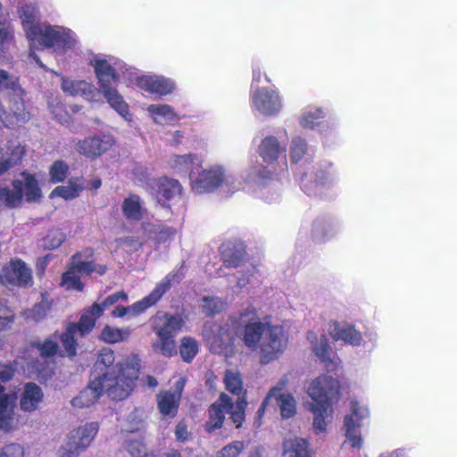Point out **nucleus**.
Here are the masks:
<instances>
[{
	"label": "nucleus",
	"mask_w": 457,
	"mask_h": 457,
	"mask_svg": "<svg viewBox=\"0 0 457 457\" xmlns=\"http://www.w3.org/2000/svg\"><path fill=\"white\" fill-rule=\"evenodd\" d=\"M19 15L27 38L30 42V55L40 66L43 64L34 55L33 47H52L54 51H59L71 49L76 46L77 39L71 29L38 22V11L31 0L19 9Z\"/></svg>",
	"instance_id": "obj_1"
},
{
	"label": "nucleus",
	"mask_w": 457,
	"mask_h": 457,
	"mask_svg": "<svg viewBox=\"0 0 457 457\" xmlns=\"http://www.w3.org/2000/svg\"><path fill=\"white\" fill-rule=\"evenodd\" d=\"M245 345L258 353L259 362L262 365L278 360L288 345V335L281 325L252 320L244 328Z\"/></svg>",
	"instance_id": "obj_2"
},
{
	"label": "nucleus",
	"mask_w": 457,
	"mask_h": 457,
	"mask_svg": "<svg viewBox=\"0 0 457 457\" xmlns=\"http://www.w3.org/2000/svg\"><path fill=\"white\" fill-rule=\"evenodd\" d=\"M139 360L131 355L125 363H118L112 370L105 371L96 378L102 391L114 400H122L129 396L137 378Z\"/></svg>",
	"instance_id": "obj_3"
},
{
	"label": "nucleus",
	"mask_w": 457,
	"mask_h": 457,
	"mask_svg": "<svg viewBox=\"0 0 457 457\" xmlns=\"http://www.w3.org/2000/svg\"><path fill=\"white\" fill-rule=\"evenodd\" d=\"M370 418V410L367 403L352 399L348 405V412L343 418L341 431L344 435L343 446L352 451H361L364 445V438L361 428Z\"/></svg>",
	"instance_id": "obj_4"
},
{
	"label": "nucleus",
	"mask_w": 457,
	"mask_h": 457,
	"mask_svg": "<svg viewBox=\"0 0 457 457\" xmlns=\"http://www.w3.org/2000/svg\"><path fill=\"white\" fill-rule=\"evenodd\" d=\"M23 195L27 201H37L41 197V191L35 178L30 174H22V179L9 181L0 179V207H17Z\"/></svg>",
	"instance_id": "obj_5"
},
{
	"label": "nucleus",
	"mask_w": 457,
	"mask_h": 457,
	"mask_svg": "<svg viewBox=\"0 0 457 457\" xmlns=\"http://www.w3.org/2000/svg\"><path fill=\"white\" fill-rule=\"evenodd\" d=\"M188 177L192 191L199 195L211 193L220 187H230L234 184L233 176L220 164L194 167Z\"/></svg>",
	"instance_id": "obj_6"
},
{
	"label": "nucleus",
	"mask_w": 457,
	"mask_h": 457,
	"mask_svg": "<svg viewBox=\"0 0 457 457\" xmlns=\"http://www.w3.org/2000/svg\"><path fill=\"white\" fill-rule=\"evenodd\" d=\"M104 313V308L98 303H94L81 315L78 323L70 324L61 337V341L65 353L69 356L76 354L77 339L79 335L84 337L88 334L96 325V320Z\"/></svg>",
	"instance_id": "obj_7"
},
{
	"label": "nucleus",
	"mask_w": 457,
	"mask_h": 457,
	"mask_svg": "<svg viewBox=\"0 0 457 457\" xmlns=\"http://www.w3.org/2000/svg\"><path fill=\"white\" fill-rule=\"evenodd\" d=\"M305 392L312 400L308 404L334 405L340 399V383L337 378L322 374L307 382Z\"/></svg>",
	"instance_id": "obj_8"
},
{
	"label": "nucleus",
	"mask_w": 457,
	"mask_h": 457,
	"mask_svg": "<svg viewBox=\"0 0 457 457\" xmlns=\"http://www.w3.org/2000/svg\"><path fill=\"white\" fill-rule=\"evenodd\" d=\"M99 427L96 422H86L72 428L67 441L60 447V457H77L85 451L97 435Z\"/></svg>",
	"instance_id": "obj_9"
},
{
	"label": "nucleus",
	"mask_w": 457,
	"mask_h": 457,
	"mask_svg": "<svg viewBox=\"0 0 457 457\" xmlns=\"http://www.w3.org/2000/svg\"><path fill=\"white\" fill-rule=\"evenodd\" d=\"M251 103L253 110L262 116L277 115L283 108L278 90L267 87H253Z\"/></svg>",
	"instance_id": "obj_10"
},
{
	"label": "nucleus",
	"mask_w": 457,
	"mask_h": 457,
	"mask_svg": "<svg viewBox=\"0 0 457 457\" xmlns=\"http://www.w3.org/2000/svg\"><path fill=\"white\" fill-rule=\"evenodd\" d=\"M174 277L175 275L172 274L167 275L147 296L128 307L117 306L112 312V315L117 318H122L126 315L134 317L144 312L161 299L162 295L170 288Z\"/></svg>",
	"instance_id": "obj_11"
},
{
	"label": "nucleus",
	"mask_w": 457,
	"mask_h": 457,
	"mask_svg": "<svg viewBox=\"0 0 457 457\" xmlns=\"http://www.w3.org/2000/svg\"><path fill=\"white\" fill-rule=\"evenodd\" d=\"M105 271V266H96L92 262L81 261V253H77L72 257L68 271L62 275V286L68 290L82 291L83 284L80 281L79 274L89 275L92 272H97L99 275H103Z\"/></svg>",
	"instance_id": "obj_12"
},
{
	"label": "nucleus",
	"mask_w": 457,
	"mask_h": 457,
	"mask_svg": "<svg viewBox=\"0 0 457 457\" xmlns=\"http://www.w3.org/2000/svg\"><path fill=\"white\" fill-rule=\"evenodd\" d=\"M115 144L111 134L91 135L75 145L76 151L89 159H96L109 151Z\"/></svg>",
	"instance_id": "obj_13"
},
{
	"label": "nucleus",
	"mask_w": 457,
	"mask_h": 457,
	"mask_svg": "<svg viewBox=\"0 0 457 457\" xmlns=\"http://www.w3.org/2000/svg\"><path fill=\"white\" fill-rule=\"evenodd\" d=\"M94 68L99 88L103 87L114 86L118 81L117 70L120 67V62L113 56L96 55L90 61Z\"/></svg>",
	"instance_id": "obj_14"
},
{
	"label": "nucleus",
	"mask_w": 457,
	"mask_h": 457,
	"mask_svg": "<svg viewBox=\"0 0 457 457\" xmlns=\"http://www.w3.org/2000/svg\"><path fill=\"white\" fill-rule=\"evenodd\" d=\"M0 281L5 285L29 287L32 284L31 270L21 260L12 261L0 268Z\"/></svg>",
	"instance_id": "obj_15"
},
{
	"label": "nucleus",
	"mask_w": 457,
	"mask_h": 457,
	"mask_svg": "<svg viewBox=\"0 0 457 457\" xmlns=\"http://www.w3.org/2000/svg\"><path fill=\"white\" fill-rule=\"evenodd\" d=\"M211 350L219 354L228 356L233 353V336L228 325L212 326L210 334L206 336Z\"/></svg>",
	"instance_id": "obj_16"
},
{
	"label": "nucleus",
	"mask_w": 457,
	"mask_h": 457,
	"mask_svg": "<svg viewBox=\"0 0 457 457\" xmlns=\"http://www.w3.org/2000/svg\"><path fill=\"white\" fill-rule=\"evenodd\" d=\"M185 384L186 379L179 377L174 384L173 392L164 391L157 395L158 409L162 415L173 418L177 414Z\"/></svg>",
	"instance_id": "obj_17"
},
{
	"label": "nucleus",
	"mask_w": 457,
	"mask_h": 457,
	"mask_svg": "<svg viewBox=\"0 0 457 457\" xmlns=\"http://www.w3.org/2000/svg\"><path fill=\"white\" fill-rule=\"evenodd\" d=\"M137 86L148 93L166 96L175 88L172 79L158 75H143L137 79Z\"/></svg>",
	"instance_id": "obj_18"
},
{
	"label": "nucleus",
	"mask_w": 457,
	"mask_h": 457,
	"mask_svg": "<svg viewBox=\"0 0 457 457\" xmlns=\"http://www.w3.org/2000/svg\"><path fill=\"white\" fill-rule=\"evenodd\" d=\"M312 345V351L328 370H333L339 364V359L331 351L328 340L324 335L318 336L312 332L308 334Z\"/></svg>",
	"instance_id": "obj_19"
},
{
	"label": "nucleus",
	"mask_w": 457,
	"mask_h": 457,
	"mask_svg": "<svg viewBox=\"0 0 457 457\" xmlns=\"http://www.w3.org/2000/svg\"><path fill=\"white\" fill-rule=\"evenodd\" d=\"M329 334L333 339L342 341L352 346H360L363 343L361 331L348 322L334 321L329 326Z\"/></svg>",
	"instance_id": "obj_20"
},
{
	"label": "nucleus",
	"mask_w": 457,
	"mask_h": 457,
	"mask_svg": "<svg viewBox=\"0 0 457 457\" xmlns=\"http://www.w3.org/2000/svg\"><path fill=\"white\" fill-rule=\"evenodd\" d=\"M15 428V395L5 393L0 385V429L12 431Z\"/></svg>",
	"instance_id": "obj_21"
},
{
	"label": "nucleus",
	"mask_w": 457,
	"mask_h": 457,
	"mask_svg": "<svg viewBox=\"0 0 457 457\" xmlns=\"http://www.w3.org/2000/svg\"><path fill=\"white\" fill-rule=\"evenodd\" d=\"M232 408L233 403L231 398L224 393L221 394L209 409V420L206 423V429L212 431L220 428L223 424L225 413H228Z\"/></svg>",
	"instance_id": "obj_22"
},
{
	"label": "nucleus",
	"mask_w": 457,
	"mask_h": 457,
	"mask_svg": "<svg viewBox=\"0 0 457 457\" xmlns=\"http://www.w3.org/2000/svg\"><path fill=\"white\" fill-rule=\"evenodd\" d=\"M276 398L283 418H291L296 412V401L290 394H279V389L274 387L270 390L262 406L258 410V414L262 416L270 399Z\"/></svg>",
	"instance_id": "obj_23"
},
{
	"label": "nucleus",
	"mask_w": 457,
	"mask_h": 457,
	"mask_svg": "<svg viewBox=\"0 0 457 457\" xmlns=\"http://www.w3.org/2000/svg\"><path fill=\"white\" fill-rule=\"evenodd\" d=\"M98 92L104 97L108 104L126 121L131 122L133 120V115L130 112L129 104L114 86L103 87L102 89H98Z\"/></svg>",
	"instance_id": "obj_24"
},
{
	"label": "nucleus",
	"mask_w": 457,
	"mask_h": 457,
	"mask_svg": "<svg viewBox=\"0 0 457 457\" xmlns=\"http://www.w3.org/2000/svg\"><path fill=\"white\" fill-rule=\"evenodd\" d=\"M184 326V320L179 315L158 313L154 319V331L157 336L174 337Z\"/></svg>",
	"instance_id": "obj_25"
},
{
	"label": "nucleus",
	"mask_w": 457,
	"mask_h": 457,
	"mask_svg": "<svg viewBox=\"0 0 457 457\" xmlns=\"http://www.w3.org/2000/svg\"><path fill=\"white\" fill-rule=\"evenodd\" d=\"M145 112L152 121L158 125H172L180 120L173 107L167 104H148Z\"/></svg>",
	"instance_id": "obj_26"
},
{
	"label": "nucleus",
	"mask_w": 457,
	"mask_h": 457,
	"mask_svg": "<svg viewBox=\"0 0 457 457\" xmlns=\"http://www.w3.org/2000/svg\"><path fill=\"white\" fill-rule=\"evenodd\" d=\"M62 89L64 93L70 96H80L91 102L96 100V88L93 84L85 80H74L63 78L62 80Z\"/></svg>",
	"instance_id": "obj_27"
},
{
	"label": "nucleus",
	"mask_w": 457,
	"mask_h": 457,
	"mask_svg": "<svg viewBox=\"0 0 457 457\" xmlns=\"http://www.w3.org/2000/svg\"><path fill=\"white\" fill-rule=\"evenodd\" d=\"M25 148L19 143L0 147V175L21 162Z\"/></svg>",
	"instance_id": "obj_28"
},
{
	"label": "nucleus",
	"mask_w": 457,
	"mask_h": 457,
	"mask_svg": "<svg viewBox=\"0 0 457 457\" xmlns=\"http://www.w3.org/2000/svg\"><path fill=\"white\" fill-rule=\"evenodd\" d=\"M308 410L312 414V428L315 434H322L333 420V405L308 404Z\"/></svg>",
	"instance_id": "obj_29"
},
{
	"label": "nucleus",
	"mask_w": 457,
	"mask_h": 457,
	"mask_svg": "<svg viewBox=\"0 0 457 457\" xmlns=\"http://www.w3.org/2000/svg\"><path fill=\"white\" fill-rule=\"evenodd\" d=\"M101 384L96 378H94L87 387L83 389L71 400V405L74 408H87L95 404L103 395Z\"/></svg>",
	"instance_id": "obj_30"
},
{
	"label": "nucleus",
	"mask_w": 457,
	"mask_h": 457,
	"mask_svg": "<svg viewBox=\"0 0 457 457\" xmlns=\"http://www.w3.org/2000/svg\"><path fill=\"white\" fill-rule=\"evenodd\" d=\"M42 400L41 388L34 383H28L20 395V407L26 412H32L38 408Z\"/></svg>",
	"instance_id": "obj_31"
},
{
	"label": "nucleus",
	"mask_w": 457,
	"mask_h": 457,
	"mask_svg": "<svg viewBox=\"0 0 457 457\" xmlns=\"http://www.w3.org/2000/svg\"><path fill=\"white\" fill-rule=\"evenodd\" d=\"M286 151V144H281L273 136L262 139L259 145V154L266 162H275Z\"/></svg>",
	"instance_id": "obj_32"
},
{
	"label": "nucleus",
	"mask_w": 457,
	"mask_h": 457,
	"mask_svg": "<svg viewBox=\"0 0 457 457\" xmlns=\"http://www.w3.org/2000/svg\"><path fill=\"white\" fill-rule=\"evenodd\" d=\"M156 195L159 201H172L179 198L181 186L178 180L161 178L156 182Z\"/></svg>",
	"instance_id": "obj_33"
},
{
	"label": "nucleus",
	"mask_w": 457,
	"mask_h": 457,
	"mask_svg": "<svg viewBox=\"0 0 457 457\" xmlns=\"http://www.w3.org/2000/svg\"><path fill=\"white\" fill-rule=\"evenodd\" d=\"M169 163L174 172L186 174L190 172L194 167L201 166L202 159L195 154H177L170 158Z\"/></svg>",
	"instance_id": "obj_34"
},
{
	"label": "nucleus",
	"mask_w": 457,
	"mask_h": 457,
	"mask_svg": "<svg viewBox=\"0 0 457 457\" xmlns=\"http://www.w3.org/2000/svg\"><path fill=\"white\" fill-rule=\"evenodd\" d=\"M123 215L129 220H139L146 213L144 201L137 195H129L121 204Z\"/></svg>",
	"instance_id": "obj_35"
},
{
	"label": "nucleus",
	"mask_w": 457,
	"mask_h": 457,
	"mask_svg": "<svg viewBox=\"0 0 457 457\" xmlns=\"http://www.w3.org/2000/svg\"><path fill=\"white\" fill-rule=\"evenodd\" d=\"M85 188V183L81 178L69 179L66 185L56 187L51 193V197H61L66 201L78 197Z\"/></svg>",
	"instance_id": "obj_36"
},
{
	"label": "nucleus",
	"mask_w": 457,
	"mask_h": 457,
	"mask_svg": "<svg viewBox=\"0 0 457 457\" xmlns=\"http://www.w3.org/2000/svg\"><path fill=\"white\" fill-rule=\"evenodd\" d=\"M283 453L289 457H311L309 443L304 438L291 436L284 441Z\"/></svg>",
	"instance_id": "obj_37"
},
{
	"label": "nucleus",
	"mask_w": 457,
	"mask_h": 457,
	"mask_svg": "<svg viewBox=\"0 0 457 457\" xmlns=\"http://www.w3.org/2000/svg\"><path fill=\"white\" fill-rule=\"evenodd\" d=\"M144 237L155 240L157 243H166L175 236V229L163 227L161 224L144 223L142 225Z\"/></svg>",
	"instance_id": "obj_38"
},
{
	"label": "nucleus",
	"mask_w": 457,
	"mask_h": 457,
	"mask_svg": "<svg viewBox=\"0 0 457 457\" xmlns=\"http://www.w3.org/2000/svg\"><path fill=\"white\" fill-rule=\"evenodd\" d=\"M269 172L260 165L250 166L244 173L245 189L254 191L265 183Z\"/></svg>",
	"instance_id": "obj_39"
},
{
	"label": "nucleus",
	"mask_w": 457,
	"mask_h": 457,
	"mask_svg": "<svg viewBox=\"0 0 457 457\" xmlns=\"http://www.w3.org/2000/svg\"><path fill=\"white\" fill-rule=\"evenodd\" d=\"M131 335V329L129 327L118 328L106 325L103 328L99 338L106 344H117L127 341Z\"/></svg>",
	"instance_id": "obj_40"
},
{
	"label": "nucleus",
	"mask_w": 457,
	"mask_h": 457,
	"mask_svg": "<svg viewBox=\"0 0 457 457\" xmlns=\"http://www.w3.org/2000/svg\"><path fill=\"white\" fill-rule=\"evenodd\" d=\"M223 382L226 390L234 395L238 396V398L245 397V390L239 372L231 370H226L223 377Z\"/></svg>",
	"instance_id": "obj_41"
},
{
	"label": "nucleus",
	"mask_w": 457,
	"mask_h": 457,
	"mask_svg": "<svg viewBox=\"0 0 457 457\" xmlns=\"http://www.w3.org/2000/svg\"><path fill=\"white\" fill-rule=\"evenodd\" d=\"M324 117L323 111L320 108L311 107L302 113L300 124L303 128L312 129L320 124V120Z\"/></svg>",
	"instance_id": "obj_42"
},
{
	"label": "nucleus",
	"mask_w": 457,
	"mask_h": 457,
	"mask_svg": "<svg viewBox=\"0 0 457 457\" xmlns=\"http://www.w3.org/2000/svg\"><path fill=\"white\" fill-rule=\"evenodd\" d=\"M158 339L154 343L153 348L156 353L164 356H172L177 353L174 337L157 336Z\"/></svg>",
	"instance_id": "obj_43"
},
{
	"label": "nucleus",
	"mask_w": 457,
	"mask_h": 457,
	"mask_svg": "<svg viewBox=\"0 0 457 457\" xmlns=\"http://www.w3.org/2000/svg\"><path fill=\"white\" fill-rule=\"evenodd\" d=\"M202 302V309L207 315L222 312L226 307V303L215 296H205L203 298Z\"/></svg>",
	"instance_id": "obj_44"
},
{
	"label": "nucleus",
	"mask_w": 457,
	"mask_h": 457,
	"mask_svg": "<svg viewBox=\"0 0 457 457\" xmlns=\"http://www.w3.org/2000/svg\"><path fill=\"white\" fill-rule=\"evenodd\" d=\"M198 352V344L196 340L191 337H183L180 345V354L182 359L189 362L193 360Z\"/></svg>",
	"instance_id": "obj_45"
},
{
	"label": "nucleus",
	"mask_w": 457,
	"mask_h": 457,
	"mask_svg": "<svg viewBox=\"0 0 457 457\" xmlns=\"http://www.w3.org/2000/svg\"><path fill=\"white\" fill-rule=\"evenodd\" d=\"M114 353L110 349H104L98 356L96 362L95 369L96 371L103 372L112 370V363L114 362ZM115 366H113L114 368Z\"/></svg>",
	"instance_id": "obj_46"
},
{
	"label": "nucleus",
	"mask_w": 457,
	"mask_h": 457,
	"mask_svg": "<svg viewBox=\"0 0 457 457\" xmlns=\"http://www.w3.org/2000/svg\"><path fill=\"white\" fill-rule=\"evenodd\" d=\"M247 405L245 397L237 399L236 405L228 411L231 414V420L237 428H240L245 420V410Z\"/></svg>",
	"instance_id": "obj_47"
},
{
	"label": "nucleus",
	"mask_w": 457,
	"mask_h": 457,
	"mask_svg": "<svg viewBox=\"0 0 457 457\" xmlns=\"http://www.w3.org/2000/svg\"><path fill=\"white\" fill-rule=\"evenodd\" d=\"M306 150H307L306 142L301 137H295L292 140L290 149H289L291 161L293 162H299L305 154Z\"/></svg>",
	"instance_id": "obj_48"
},
{
	"label": "nucleus",
	"mask_w": 457,
	"mask_h": 457,
	"mask_svg": "<svg viewBox=\"0 0 457 457\" xmlns=\"http://www.w3.org/2000/svg\"><path fill=\"white\" fill-rule=\"evenodd\" d=\"M68 170L69 167L64 162H54L49 170L51 181L54 183L63 181L68 174Z\"/></svg>",
	"instance_id": "obj_49"
},
{
	"label": "nucleus",
	"mask_w": 457,
	"mask_h": 457,
	"mask_svg": "<svg viewBox=\"0 0 457 457\" xmlns=\"http://www.w3.org/2000/svg\"><path fill=\"white\" fill-rule=\"evenodd\" d=\"M65 240V235L60 230H51L44 238V246L48 249L59 247Z\"/></svg>",
	"instance_id": "obj_50"
},
{
	"label": "nucleus",
	"mask_w": 457,
	"mask_h": 457,
	"mask_svg": "<svg viewBox=\"0 0 457 457\" xmlns=\"http://www.w3.org/2000/svg\"><path fill=\"white\" fill-rule=\"evenodd\" d=\"M245 447L244 442L234 441L217 453L216 457H237Z\"/></svg>",
	"instance_id": "obj_51"
},
{
	"label": "nucleus",
	"mask_w": 457,
	"mask_h": 457,
	"mask_svg": "<svg viewBox=\"0 0 457 457\" xmlns=\"http://www.w3.org/2000/svg\"><path fill=\"white\" fill-rule=\"evenodd\" d=\"M127 448L131 457H155L147 452L145 445L139 440H130Z\"/></svg>",
	"instance_id": "obj_52"
},
{
	"label": "nucleus",
	"mask_w": 457,
	"mask_h": 457,
	"mask_svg": "<svg viewBox=\"0 0 457 457\" xmlns=\"http://www.w3.org/2000/svg\"><path fill=\"white\" fill-rule=\"evenodd\" d=\"M257 274L255 267H251L242 274L241 277L237 278V285L233 287L234 293H239L247 284L251 282V279Z\"/></svg>",
	"instance_id": "obj_53"
},
{
	"label": "nucleus",
	"mask_w": 457,
	"mask_h": 457,
	"mask_svg": "<svg viewBox=\"0 0 457 457\" xmlns=\"http://www.w3.org/2000/svg\"><path fill=\"white\" fill-rule=\"evenodd\" d=\"M0 89H18L17 79L14 76L9 75L7 71L0 69Z\"/></svg>",
	"instance_id": "obj_54"
},
{
	"label": "nucleus",
	"mask_w": 457,
	"mask_h": 457,
	"mask_svg": "<svg viewBox=\"0 0 457 457\" xmlns=\"http://www.w3.org/2000/svg\"><path fill=\"white\" fill-rule=\"evenodd\" d=\"M0 457H24L23 447L19 444H10L0 450Z\"/></svg>",
	"instance_id": "obj_55"
},
{
	"label": "nucleus",
	"mask_w": 457,
	"mask_h": 457,
	"mask_svg": "<svg viewBox=\"0 0 457 457\" xmlns=\"http://www.w3.org/2000/svg\"><path fill=\"white\" fill-rule=\"evenodd\" d=\"M37 348L42 357H51L57 351V345L52 339H46L42 344H37Z\"/></svg>",
	"instance_id": "obj_56"
},
{
	"label": "nucleus",
	"mask_w": 457,
	"mask_h": 457,
	"mask_svg": "<svg viewBox=\"0 0 457 457\" xmlns=\"http://www.w3.org/2000/svg\"><path fill=\"white\" fill-rule=\"evenodd\" d=\"M50 107L52 109V112L55 119L58 120V121L63 125H68L71 122V117L69 113L64 110V107L61 104H56L55 106H54L52 104H50Z\"/></svg>",
	"instance_id": "obj_57"
},
{
	"label": "nucleus",
	"mask_w": 457,
	"mask_h": 457,
	"mask_svg": "<svg viewBox=\"0 0 457 457\" xmlns=\"http://www.w3.org/2000/svg\"><path fill=\"white\" fill-rule=\"evenodd\" d=\"M12 40V31L5 24L0 22V51H4Z\"/></svg>",
	"instance_id": "obj_58"
},
{
	"label": "nucleus",
	"mask_w": 457,
	"mask_h": 457,
	"mask_svg": "<svg viewBox=\"0 0 457 457\" xmlns=\"http://www.w3.org/2000/svg\"><path fill=\"white\" fill-rule=\"evenodd\" d=\"M146 239L147 238L145 237L144 239H139L138 237L131 236L124 239L123 243L128 245V249L129 251H137L144 245Z\"/></svg>",
	"instance_id": "obj_59"
},
{
	"label": "nucleus",
	"mask_w": 457,
	"mask_h": 457,
	"mask_svg": "<svg viewBox=\"0 0 457 457\" xmlns=\"http://www.w3.org/2000/svg\"><path fill=\"white\" fill-rule=\"evenodd\" d=\"M13 376V370L10 366H0V380L4 382L10 380Z\"/></svg>",
	"instance_id": "obj_60"
},
{
	"label": "nucleus",
	"mask_w": 457,
	"mask_h": 457,
	"mask_svg": "<svg viewBox=\"0 0 457 457\" xmlns=\"http://www.w3.org/2000/svg\"><path fill=\"white\" fill-rule=\"evenodd\" d=\"M175 435L178 440H186L188 436L187 427L184 424L179 423L176 428Z\"/></svg>",
	"instance_id": "obj_61"
},
{
	"label": "nucleus",
	"mask_w": 457,
	"mask_h": 457,
	"mask_svg": "<svg viewBox=\"0 0 457 457\" xmlns=\"http://www.w3.org/2000/svg\"><path fill=\"white\" fill-rule=\"evenodd\" d=\"M262 67L257 63L253 68V83H259L261 81Z\"/></svg>",
	"instance_id": "obj_62"
},
{
	"label": "nucleus",
	"mask_w": 457,
	"mask_h": 457,
	"mask_svg": "<svg viewBox=\"0 0 457 457\" xmlns=\"http://www.w3.org/2000/svg\"><path fill=\"white\" fill-rule=\"evenodd\" d=\"M13 320L11 317H1L0 316V332L7 329L12 323Z\"/></svg>",
	"instance_id": "obj_63"
},
{
	"label": "nucleus",
	"mask_w": 457,
	"mask_h": 457,
	"mask_svg": "<svg viewBox=\"0 0 457 457\" xmlns=\"http://www.w3.org/2000/svg\"><path fill=\"white\" fill-rule=\"evenodd\" d=\"M379 457H407L403 451L402 450H395L392 452L384 453L379 455Z\"/></svg>",
	"instance_id": "obj_64"
}]
</instances>
